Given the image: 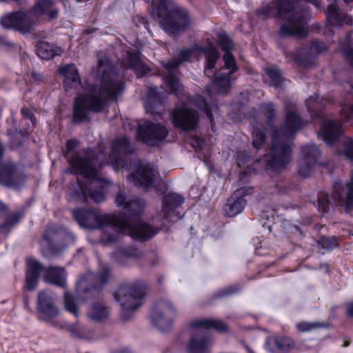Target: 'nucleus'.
Segmentation results:
<instances>
[{
	"mask_svg": "<svg viewBox=\"0 0 353 353\" xmlns=\"http://www.w3.org/2000/svg\"><path fill=\"white\" fill-rule=\"evenodd\" d=\"M79 145L76 139H70L66 143L67 151L64 157L68 159L72 172L80 174L82 180L77 178L76 182L72 183L68 190V199L70 201L85 203L90 198L94 203H101L105 199L109 181L98 176V170L105 164L110 163L116 171L119 170H130L128 161L129 157L135 151V148L125 137L117 138L111 144V152L107 156L103 151L96 158L88 152L85 158L77 153L71 158L68 153L75 149Z\"/></svg>",
	"mask_w": 353,
	"mask_h": 353,
	"instance_id": "f257e3e1",
	"label": "nucleus"
},
{
	"mask_svg": "<svg viewBox=\"0 0 353 353\" xmlns=\"http://www.w3.org/2000/svg\"><path fill=\"white\" fill-rule=\"evenodd\" d=\"M115 203L123 208L127 216L101 214L96 210L85 208L74 209L72 216L83 228L99 229L101 232L100 243L104 246L120 242L125 235L134 240L146 241L159 232L158 229L141 220L145 207L144 199L131 195L123 188L119 189Z\"/></svg>",
	"mask_w": 353,
	"mask_h": 353,
	"instance_id": "f03ea898",
	"label": "nucleus"
},
{
	"mask_svg": "<svg viewBox=\"0 0 353 353\" xmlns=\"http://www.w3.org/2000/svg\"><path fill=\"white\" fill-rule=\"evenodd\" d=\"M218 43L225 54L223 56L224 66L217 72H214L213 69L219 58V53L212 43H210L207 47L204 48L194 46L190 48L182 50L176 57L163 63L162 65L167 71L163 80L168 91L179 97L183 88L176 76L178 67L184 61L198 60L200 54L203 53L206 59L204 73L207 77L213 78L211 85L207 88L208 92L212 96L214 94L227 92L234 81L232 75L237 71L238 67L231 53L233 49L232 42L225 32L219 34Z\"/></svg>",
	"mask_w": 353,
	"mask_h": 353,
	"instance_id": "7ed1b4c3",
	"label": "nucleus"
},
{
	"mask_svg": "<svg viewBox=\"0 0 353 353\" xmlns=\"http://www.w3.org/2000/svg\"><path fill=\"white\" fill-rule=\"evenodd\" d=\"M97 60V66L92 72L101 79L100 88L92 87L89 94H79L76 97L73 109L75 122L86 121L91 111H102L108 100H116L124 90L123 74L116 71V67L106 54L99 52Z\"/></svg>",
	"mask_w": 353,
	"mask_h": 353,
	"instance_id": "20e7f679",
	"label": "nucleus"
},
{
	"mask_svg": "<svg viewBox=\"0 0 353 353\" xmlns=\"http://www.w3.org/2000/svg\"><path fill=\"white\" fill-rule=\"evenodd\" d=\"M303 1L312 3L317 9L321 7L320 0H273L259 9L256 14L263 19L274 16L286 19L287 21L283 23L279 29L281 37H304L308 32L307 23L310 14Z\"/></svg>",
	"mask_w": 353,
	"mask_h": 353,
	"instance_id": "39448f33",
	"label": "nucleus"
},
{
	"mask_svg": "<svg viewBox=\"0 0 353 353\" xmlns=\"http://www.w3.org/2000/svg\"><path fill=\"white\" fill-rule=\"evenodd\" d=\"M305 124L295 110H286L283 125L280 128H272L271 150L263 159L266 169L279 171L286 168L291 160L290 141Z\"/></svg>",
	"mask_w": 353,
	"mask_h": 353,
	"instance_id": "423d86ee",
	"label": "nucleus"
},
{
	"mask_svg": "<svg viewBox=\"0 0 353 353\" xmlns=\"http://www.w3.org/2000/svg\"><path fill=\"white\" fill-rule=\"evenodd\" d=\"M110 270L106 266L101 267L97 274L91 272L85 273L76 284L78 298L70 292H65L63 302L65 310L77 317L79 315L77 299L84 302L97 296L103 286L110 280Z\"/></svg>",
	"mask_w": 353,
	"mask_h": 353,
	"instance_id": "0eeeda50",
	"label": "nucleus"
},
{
	"mask_svg": "<svg viewBox=\"0 0 353 353\" xmlns=\"http://www.w3.org/2000/svg\"><path fill=\"white\" fill-rule=\"evenodd\" d=\"M152 6V14L158 17L163 30L174 34L187 29L191 24L188 10L172 0H144Z\"/></svg>",
	"mask_w": 353,
	"mask_h": 353,
	"instance_id": "6e6552de",
	"label": "nucleus"
},
{
	"mask_svg": "<svg viewBox=\"0 0 353 353\" xmlns=\"http://www.w3.org/2000/svg\"><path fill=\"white\" fill-rule=\"evenodd\" d=\"M192 336L188 347V353H207L211 345L208 335L209 329H214L218 332L227 331L226 325L218 319H199L190 324Z\"/></svg>",
	"mask_w": 353,
	"mask_h": 353,
	"instance_id": "1a4fd4ad",
	"label": "nucleus"
},
{
	"mask_svg": "<svg viewBox=\"0 0 353 353\" xmlns=\"http://www.w3.org/2000/svg\"><path fill=\"white\" fill-rule=\"evenodd\" d=\"M27 266L26 285L28 290H32L37 287L41 272H43V279L46 283L65 287L66 272L64 268L60 267L44 268L38 261L32 259L27 261Z\"/></svg>",
	"mask_w": 353,
	"mask_h": 353,
	"instance_id": "9d476101",
	"label": "nucleus"
},
{
	"mask_svg": "<svg viewBox=\"0 0 353 353\" xmlns=\"http://www.w3.org/2000/svg\"><path fill=\"white\" fill-rule=\"evenodd\" d=\"M145 294V287L143 282L124 283L121 285L114 294L115 300L120 303L122 309V318L128 320L130 314L136 311L141 305Z\"/></svg>",
	"mask_w": 353,
	"mask_h": 353,
	"instance_id": "9b49d317",
	"label": "nucleus"
},
{
	"mask_svg": "<svg viewBox=\"0 0 353 353\" xmlns=\"http://www.w3.org/2000/svg\"><path fill=\"white\" fill-rule=\"evenodd\" d=\"M329 205L344 206L347 210L353 208V176L346 183L336 181L330 196L326 192L319 194V210L322 212H327Z\"/></svg>",
	"mask_w": 353,
	"mask_h": 353,
	"instance_id": "f8f14e48",
	"label": "nucleus"
},
{
	"mask_svg": "<svg viewBox=\"0 0 353 353\" xmlns=\"http://www.w3.org/2000/svg\"><path fill=\"white\" fill-rule=\"evenodd\" d=\"M127 180L144 190H147L150 188H156V184H162L163 188L159 191L160 193L165 191L164 183L161 180L158 170L150 163L139 165L135 172L128 174Z\"/></svg>",
	"mask_w": 353,
	"mask_h": 353,
	"instance_id": "ddd939ff",
	"label": "nucleus"
},
{
	"mask_svg": "<svg viewBox=\"0 0 353 353\" xmlns=\"http://www.w3.org/2000/svg\"><path fill=\"white\" fill-rule=\"evenodd\" d=\"M177 315L172 304L168 300H161L155 303L150 318L152 323L159 330L165 331L168 329Z\"/></svg>",
	"mask_w": 353,
	"mask_h": 353,
	"instance_id": "4468645a",
	"label": "nucleus"
},
{
	"mask_svg": "<svg viewBox=\"0 0 353 353\" xmlns=\"http://www.w3.org/2000/svg\"><path fill=\"white\" fill-rule=\"evenodd\" d=\"M168 133L164 126L147 121L138 125L137 137L149 146H156L165 139Z\"/></svg>",
	"mask_w": 353,
	"mask_h": 353,
	"instance_id": "2eb2a0df",
	"label": "nucleus"
},
{
	"mask_svg": "<svg viewBox=\"0 0 353 353\" xmlns=\"http://www.w3.org/2000/svg\"><path fill=\"white\" fill-rule=\"evenodd\" d=\"M184 103L172 112V119L175 127L183 130H191L196 128L199 121L198 112Z\"/></svg>",
	"mask_w": 353,
	"mask_h": 353,
	"instance_id": "dca6fc26",
	"label": "nucleus"
},
{
	"mask_svg": "<svg viewBox=\"0 0 353 353\" xmlns=\"http://www.w3.org/2000/svg\"><path fill=\"white\" fill-rule=\"evenodd\" d=\"M30 15L31 13H25L22 10L13 12L3 17L0 23L6 29L14 28L23 33H26L30 30L34 23V19Z\"/></svg>",
	"mask_w": 353,
	"mask_h": 353,
	"instance_id": "f3484780",
	"label": "nucleus"
},
{
	"mask_svg": "<svg viewBox=\"0 0 353 353\" xmlns=\"http://www.w3.org/2000/svg\"><path fill=\"white\" fill-rule=\"evenodd\" d=\"M302 157L298 164V173L303 178L310 175L320 156L319 149L313 143L304 145L301 148Z\"/></svg>",
	"mask_w": 353,
	"mask_h": 353,
	"instance_id": "a211bd4d",
	"label": "nucleus"
},
{
	"mask_svg": "<svg viewBox=\"0 0 353 353\" xmlns=\"http://www.w3.org/2000/svg\"><path fill=\"white\" fill-rule=\"evenodd\" d=\"M184 201V197L178 193L170 192L165 194L162 205L163 219L169 222L181 219L183 214L179 211V208Z\"/></svg>",
	"mask_w": 353,
	"mask_h": 353,
	"instance_id": "6ab92c4d",
	"label": "nucleus"
},
{
	"mask_svg": "<svg viewBox=\"0 0 353 353\" xmlns=\"http://www.w3.org/2000/svg\"><path fill=\"white\" fill-rule=\"evenodd\" d=\"M325 45L321 41H313L309 46L298 49L294 55V61L303 67H307L314 62L315 57L325 50Z\"/></svg>",
	"mask_w": 353,
	"mask_h": 353,
	"instance_id": "aec40b11",
	"label": "nucleus"
},
{
	"mask_svg": "<svg viewBox=\"0 0 353 353\" xmlns=\"http://www.w3.org/2000/svg\"><path fill=\"white\" fill-rule=\"evenodd\" d=\"M252 188L243 187L237 189L228 199L224 210L229 217H233L241 213L245 205L244 196L250 194Z\"/></svg>",
	"mask_w": 353,
	"mask_h": 353,
	"instance_id": "412c9836",
	"label": "nucleus"
},
{
	"mask_svg": "<svg viewBox=\"0 0 353 353\" xmlns=\"http://www.w3.org/2000/svg\"><path fill=\"white\" fill-rule=\"evenodd\" d=\"M3 148L0 143V183L9 188H17L21 183L20 176L16 173L12 163H1Z\"/></svg>",
	"mask_w": 353,
	"mask_h": 353,
	"instance_id": "4be33fe9",
	"label": "nucleus"
},
{
	"mask_svg": "<svg viewBox=\"0 0 353 353\" xmlns=\"http://www.w3.org/2000/svg\"><path fill=\"white\" fill-rule=\"evenodd\" d=\"M38 309L47 317L53 318L59 314V309L54 303V294L49 290L41 291L37 297Z\"/></svg>",
	"mask_w": 353,
	"mask_h": 353,
	"instance_id": "5701e85b",
	"label": "nucleus"
},
{
	"mask_svg": "<svg viewBox=\"0 0 353 353\" xmlns=\"http://www.w3.org/2000/svg\"><path fill=\"white\" fill-rule=\"evenodd\" d=\"M164 97L157 87L150 88L145 103L146 112L152 115H160L164 111Z\"/></svg>",
	"mask_w": 353,
	"mask_h": 353,
	"instance_id": "b1692460",
	"label": "nucleus"
},
{
	"mask_svg": "<svg viewBox=\"0 0 353 353\" xmlns=\"http://www.w3.org/2000/svg\"><path fill=\"white\" fill-rule=\"evenodd\" d=\"M327 22L330 26H342L343 25H352L353 19L343 12L335 3L327 6L326 10Z\"/></svg>",
	"mask_w": 353,
	"mask_h": 353,
	"instance_id": "393cba45",
	"label": "nucleus"
},
{
	"mask_svg": "<svg viewBox=\"0 0 353 353\" xmlns=\"http://www.w3.org/2000/svg\"><path fill=\"white\" fill-rule=\"evenodd\" d=\"M342 133V125L339 121H324L322 125L321 137L325 143L327 145L334 143L340 138Z\"/></svg>",
	"mask_w": 353,
	"mask_h": 353,
	"instance_id": "a878e982",
	"label": "nucleus"
},
{
	"mask_svg": "<svg viewBox=\"0 0 353 353\" xmlns=\"http://www.w3.org/2000/svg\"><path fill=\"white\" fill-rule=\"evenodd\" d=\"M110 313V307L103 301L98 300L90 303L86 316L92 321L103 323L108 318Z\"/></svg>",
	"mask_w": 353,
	"mask_h": 353,
	"instance_id": "bb28decb",
	"label": "nucleus"
},
{
	"mask_svg": "<svg viewBox=\"0 0 353 353\" xmlns=\"http://www.w3.org/2000/svg\"><path fill=\"white\" fill-rule=\"evenodd\" d=\"M59 10L54 7V2L52 0H39L37 1L30 11H26L25 13H31V17L34 21L35 17L40 15L47 14L50 19L57 17Z\"/></svg>",
	"mask_w": 353,
	"mask_h": 353,
	"instance_id": "cd10ccee",
	"label": "nucleus"
},
{
	"mask_svg": "<svg viewBox=\"0 0 353 353\" xmlns=\"http://www.w3.org/2000/svg\"><path fill=\"white\" fill-rule=\"evenodd\" d=\"M60 74L64 77V87L68 91L81 85V79L76 66L68 64L59 68Z\"/></svg>",
	"mask_w": 353,
	"mask_h": 353,
	"instance_id": "c85d7f7f",
	"label": "nucleus"
},
{
	"mask_svg": "<svg viewBox=\"0 0 353 353\" xmlns=\"http://www.w3.org/2000/svg\"><path fill=\"white\" fill-rule=\"evenodd\" d=\"M121 66L125 69H132L138 77H141L149 72V68L144 64L137 54L130 51L127 52L126 57L121 63Z\"/></svg>",
	"mask_w": 353,
	"mask_h": 353,
	"instance_id": "c756f323",
	"label": "nucleus"
},
{
	"mask_svg": "<svg viewBox=\"0 0 353 353\" xmlns=\"http://www.w3.org/2000/svg\"><path fill=\"white\" fill-rule=\"evenodd\" d=\"M60 327L65 330L72 337L74 338L90 339L92 336L90 330L84 325L78 322L75 323L63 322L60 324Z\"/></svg>",
	"mask_w": 353,
	"mask_h": 353,
	"instance_id": "7c9ffc66",
	"label": "nucleus"
},
{
	"mask_svg": "<svg viewBox=\"0 0 353 353\" xmlns=\"http://www.w3.org/2000/svg\"><path fill=\"white\" fill-rule=\"evenodd\" d=\"M140 256L139 250L134 246L122 247L112 254V259L121 265H126L125 260L136 259Z\"/></svg>",
	"mask_w": 353,
	"mask_h": 353,
	"instance_id": "2f4dec72",
	"label": "nucleus"
},
{
	"mask_svg": "<svg viewBox=\"0 0 353 353\" xmlns=\"http://www.w3.org/2000/svg\"><path fill=\"white\" fill-rule=\"evenodd\" d=\"M36 52L38 57L41 59L49 60L56 56H60L63 50L61 48L42 41L36 46Z\"/></svg>",
	"mask_w": 353,
	"mask_h": 353,
	"instance_id": "473e14b6",
	"label": "nucleus"
},
{
	"mask_svg": "<svg viewBox=\"0 0 353 353\" xmlns=\"http://www.w3.org/2000/svg\"><path fill=\"white\" fill-rule=\"evenodd\" d=\"M265 72L268 77L269 84L275 90H281L285 85V79L279 69L276 67H269L265 68Z\"/></svg>",
	"mask_w": 353,
	"mask_h": 353,
	"instance_id": "72a5a7b5",
	"label": "nucleus"
},
{
	"mask_svg": "<svg viewBox=\"0 0 353 353\" xmlns=\"http://www.w3.org/2000/svg\"><path fill=\"white\" fill-rule=\"evenodd\" d=\"M193 105L199 110L203 112L207 117L210 119L212 128L214 127V118L212 112L214 111L217 107L216 105H210L207 103L205 99L201 96H196L190 101Z\"/></svg>",
	"mask_w": 353,
	"mask_h": 353,
	"instance_id": "f704fd0d",
	"label": "nucleus"
},
{
	"mask_svg": "<svg viewBox=\"0 0 353 353\" xmlns=\"http://www.w3.org/2000/svg\"><path fill=\"white\" fill-rule=\"evenodd\" d=\"M271 343H274L276 347L281 351H288L293 347L294 341L290 337H269L265 341L266 349L270 352H273L270 347Z\"/></svg>",
	"mask_w": 353,
	"mask_h": 353,
	"instance_id": "c9c22d12",
	"label": "nucleus"
},
{
	"mask_svg": "<svg viewBox=\"0 0 353 353\" xmlns=\"http://www.w3.org/2000/svg\"><path fill=\"white\" fill-rule=\"evenodd\" d=\"M305 105L312 118L322 116L321 109L324 104L322 103V99L319 100V96L310 97L305 101Z\"/></svg>",
	"mask_w": 353,
	"mask_h": 353,
	"instance_id": "e433bc0d",
	"label": "nucleus"
},
{
	"mask_svg": "<svg viewBox=\"0 0 353 353\" xmlns=\"http://www.w3.org/2000/svg\"><path fill=\"white\" fill-rule=\"evenodd\" d=\"M190 145L195 149L197 153L206 159L210 155V147L206 143L205 141L199 137H193L190 140Z\"/></svg>",
	"mask_w": 353,
	"mask_h": 353,
	"instance_id": "4c0bfd02",
	"label": "nucleus"
},
{
	"mask_svg": "<svg viewBox=\"0 0 353 353\" xmlns=\"http://www.w3.org/2000/svg\"><path fill=\"white\" fill-rule=\"evenodd\" d=\"M344 87L350 93L353 94V82L347 81ZM341 114L346 122H350L353 119V104L350 106L343 107Z\"/></svg>",
	"mask_w": 353,
	"mask_h": 353,
	"instance_id": "58836bf2",
	"label": "nucleus"
},
{
	"mask_svg": "<svg viewBox=\"0 0 353 353\" xmlns=\"http://www.w3.org/2000/svg\"><path fill=\"white\" fill-rule=\"evenodd\" d=\"M62 230L65 231L68 243H73L75 241V236L70 231H69L68 230H67L65 228H58L54 226H51V227L48 228L43 235V238L46 241L50 242V234L52 233L59 232Z\"/></svg>",
	"mask_w": 353,
	"mask_h": 353,
	"instance_id": "ea45409f",
	"label": "nucleus"
},
{
	"mask_svg": "<svg viewBox=\"0 0 353 353\" xmlns=\"http://www.w3.org/2000/svg\"><path fill=\"white\" fill-rule=\"evenodd\" d=\"M252 145L256 150L263 146L265 142V134L263 128H256L252 133Z\"/></svg>",
	"mask_w": 353,
	"mask_h": 353,
	"instance_id": "a19ab883",
	"label": "nucleus"
},
{
	"mask_svg": "<svg viewBox=\"0 0 353 353\" xmlns=\"http://www.w3.org/2000/svg\"><path fill=\"white\" fill-rule=\"evenodd\" d=\"M261 111L265 114L267 123L270 125L276 114L274 105L272 103L262 104L260 106Z\"/></svg>",
	"mask_w": 353,
	"mask_h": 353,
	"instance_id": "79ce46f5",
	"label": "nucleus"
},
{
	"mask_svg": "<svg viewBox=\"0 0 353 353\" xmlns=\"http://www.w3.org/2000/svg\"><path fill=\"white\" fill-rule=\"evenodd\" d=\"M324 326L325 325L323 323H321L319 322L310 323L305 321L298 323L296 325V329L301 332H310L314 329L322 327Z\"/></svg>",
	"mask_w": 353,
	"mask_h": 353,
	"instance_id": "37998d69",
	"label": "nucleus"
},
{
	"mask_svg": "<svg viewBox=\"0 0 353 353\" xmlns=\"http://www.w3.org/2000/svg\"><path fill=\"white\" fill-rule=\"evenodd\" d=\"M318 243L322 248L326 250H332L338 246L337 239L335 237H321Z\"/></svg>",
	"mask_w": 353,
	"mask_h": 353,
	"instance_id": "c03bdc74",
	"label": "nucleus"
},
{
	"mask_svg": "<svg viewBox=\"0 0 353 353\" xmlns=\"http://www.w3.org/2000/svg\"><path fill=\"white\" fill-rule=\"evenodd\" d=\"M8 135L10 137V144L12 149L19 148L22 144V137L23 134L21 132L16 131L14 133L8 131Z\"/></svg>",
	"mask_w": 353,
	"mask_h": 353,
	"instance_id": "a18cd8bd",
	"label": "nucleus"
},
{
	"mask_svg": "<svg viewBox=\"0 0 353 353\" xmlns=\"http://www.w3.org/2000/svg\"><path fill=\"white\" fill-rule=\"evenodd\" d=\"M346 41L347 42V46L343 47L341 44V48L345 59L349 63L350 65L353 68V48L350 44L349 37H347Z\"/></svg>",
	"mask_w": 353,
	"mask_h": 353,
	"instance_id": "49530a36",
	"label": "nucleus"
},
{
	"mask_svg": "<svg viewBox=\"0 0 353 353\" xmlns=\"http://www.w3.org/2000/svg\"><path fill=\"white\" fill-rule=\"evenodd\" d=\"M343 154L350 161H353V140L348 139L345 141Z\"/></svg>",
	"mask_w": 353,
	"mask_h": 353,
	"instance_id": "de8ad7c7",
	"label": "nucleus"
},
{
	"mask_svg": "<svg viewBox=\"0 0 353 353\" xmlns=\"http://www.w3.org/2000/svg\"><path fill=\"white\" fill-rule=\"evenodd\" d=\"M20 219V215L17 213L14 214H11L7 216L6 221L5 223L1 226L2 229H5L9 226L14 225L17 223Z\"/></svg>",
	"mask_w": 353,
	"mask_h": 353,
	"instance_id": "09e8293b",
	"label": "nucleus"
},
{
	"mask_svg": "<svg viewBox=\"0 0 353 353\" xmlns=\"http://www.w3.org/2000/svg\"><path fill=\"white\" fill-rule=\"evenodd\" d=\"M250 161V156L248 152H244L241 154H238L236 157V163L241 167L244 165L246 163Z\"/></svg>",
	"mask_w": 353,
	"mask_h": 353,
	"instance_id": "8fccbe9b",
	"label": "nucleus"
},
{
	"mask_svg": "<svg viewBox=\"0 0 353 353\" xmlns=\"http://www.w3.org/2000/svg\"><path fill=\"white\" fill-rule=\"evenodd\" d=\"M21 114L23 117L26 119H30L33 126L36 125L37 121L34 116L32 114L31 111L28 108H22Z\"/></svg>",
	"mask_w": 353,
	"mask_h": 353,
	"instance_id": "3c124183",
	"label": "nucleus"
},
{
	"mask_svg": "<svg viewBox=\"0 0 353 353\" xmlns=\"http://www.w3.org/2000/svg\"><path fill=\"white\" fill-rule=\"evenodd\" d=\"M236 105L238 106L237 107L238 110L236 112V119L234 118V119L235 121L237 122L242 119V114H244L243 110L245 108V104L241 102V103H239V104L236 103Z\"/></svg>",
	"mask_w": 353,
	"mask_h": 353,
	"instance_id": "603ef678",
	"label": "nucleus"
},
{
	"mask_svg": "<svg viewBox=\"0 0 353 353\" xmlns=\"http://www.w3.org/2000/svg\"><path fill=\"white\" fill-rule=\"evenodd\" d=\"M255 172V169L252 167H247L245 170L241 172L240 174V180L244 181V178L247 176V175L251 172Z\"/></svg>",
	"mask_w": 353,
	"mask_h": 353,
	"instance_id": "864d4df0",
	"label": "nucleus"
},
{
	"mask_svg": "<svg viewBox=\"0 0 353 353\" xmlns=\"http://www.w3.org/2000/svg\"><path fill=\"white\" fill-rule=\"evenodd\" d=\"M6 46L9 47L11 46V43L6 39V38L0 36V46Z\"/></svg>",
	"mask_w": 353,
	"mask_h": 353,
	"instance_id": "5fc2aeb1",
	"label": "nucleus"
},
{
	"mask_svg": "<svg viewBox=\"0 0 353 353\" xmlns=\"http://www.w3.org/2000/svg\"><path fill=\"white\" fill-rule=\"evenodd\" d=\"M234 292V290H232V288L225 289L223 290L221 294H219V296H224L226 295L231 294Z\"/></svg>",
	"mask_w": 353,
	"mask_h": 353,
	"instance_id": "6e6d98bb",
	"label": "nucleus"
},
{
	"mask_svg": "<svg viewBox=\"0 0 353 353\" xmlns=\"http://www.w3.org/2000/svg\"><path fill=\"white\" fill-rule=\"evenodd\" d=\"M8 210L7 206L0 201V215H4L6 214Z\"/></svg>",
	"mask_w": 353,
	"mask_h": 353,
	"instance_id": "4d7b16f0",
	"label": "nucleus"
},
{
	"mask_svg": "<svg viewBox=\"0 0 353 353\" xmlns=\"http://www.w3.org/2000/svg\"><path fill=\"white\" fill-rule=\"evenodd\" d=\"M347 314L349 316L353 317V303L348 305Z\"/></svg>",
	"mask_w": 353,
	"mask_h": 353,
	"instance_id": "13d9d810",
	"label": "nucleus"
},
{
	"mask_svg": "<svg viewBox=\"0 0 353 353\" xmlns=\"http://www.w3.org/2000/svg\"><path fill=\"white\" fill-rule=\"evenodd\" d=\"M96 31V29L95 28H89V29H86L84 30L83 33L84 34H92L94 33V32Z\"/></svg>",
	"mask_w": 353,
	"mask_h": 353,
	"instance_id": "bf43d9fd",
	"label": "nucleus"
},
{
	"mask_svg": "<svg viewBox=\"0 0 353 353\" xmlns=\"http://www.w3.org/2000/svg\"><path fill=\"white\" fill-rule=\"evenodd\" d=\"M32 78L35 80L40 79L41 78V76L39 74H33Z\"/></svg>",
	"mask_w": 353,
	"mask_h": 353,
	"instance_id": "052dcab7",
	"label": "nucleus"
},
{
	"mask_svg": "<svg viewBox=\"0 0 353 353\" xmlns=\"http://www.w3.org/2000/svg\"><path fill=\"white\" fill-rule=\"evenodd\" d=\"M281 185H279V184H276V189L278 192V193H282L283 191L281 190Z\"/></svg>",
	"mask_w": 353,
	"mask_h": 353,
	"instance_id": "680f3d73",
	"label": "nucleus"
},
{
	"mask_svg": "<svg viewBox=\"0 0 353 353\" xmlns=\"http://www.w3.org/2000/svg\"><path fill=\"white\" fill-rule=\"evenodd\" d=\"M141 20L142 21V23L144 26V28L148 30V23L147 22L145 21V19L143 18H141Z\"/></svg>",
	"mask_w": 353,
	"mask_h": 353,
	"instance_id": "e2e57ef3",
	"label": "nucleus"
},
{
	"mask_svg": "<svg viewBox=\"0 0 353 353\" xmlns=\"http://www.w3.org/2000/svg\"><path fill=\"white\" fill-rule=\"evenodd\" d=\"M50 323L55 327H59V325L54 321H50Z\"/></svg>",
	"mask_w": 353,
	"mask_h": 353,
	"instance_id": "0e129e2a",
	"label": "nucleus"
},
{
	"mask_svg": "<svg viewBox=\"0 0 353 353\" xmlns=\"http://www.w3.org/2000/svg\"><path fill=\"white\" fill-rule=\"evenodd\" d=\"M343 1L345 3H349L350 2H353V0H343Z\"/></svg>",
	"mask_w": 353,
	"mask_h": 353,
	"instance_id": "69168bd1",
	"label": "nucleus"
},
{
	"mask_svg": "<svg viewBox=\"0 0 353 353\" xmlns=\"http://www.w3.org/2000/svg\"><path fill=\"white\" fill-rule=\"evenodd\" d=\"M248 353H254L252 350H250L249 347H248Z\"/></svg>",
	"mask_w": 353,
	"mask_h": 353,
	"instance_id": "338daca9",
	"label": "nucleus"
},
{
	"mask_svg": "<svg viewBox=\"0 0 353 353\" xmlns=\"http://www.w3.org/2000/svg\"><path fill=\"white\" fill-rule=\"evenodd\" d=\"M241 96L243 97L245 99H246V96L244 95L243 94H241Z\"/></svg>",
	"mask_w": 353,
	"mask_h": 353,
	"instance_id": "774afa93",
	"label": "nucleus"
}]
</instances>
